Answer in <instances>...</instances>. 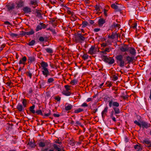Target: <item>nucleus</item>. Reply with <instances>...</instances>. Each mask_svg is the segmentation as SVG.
<instances>
[{
  "label": "nucleus",
  "mask_w": 151,
  "mask_h": 151,
  "mask_svg": "<svg viewBox=\"0 0 151 151\" xmlns=\"http://www.w3.org/2000/svg\"><path fill=\"white\" fill-rule=\"evenodd\" d=\"M16 4L17 5L16 7L17 8H20L24 6V2L22 0H20L16 3Z\"/></svg>",
  "instance_id": "aec40b11"
},
{
  "label": "nucleus",
  "mask_w": 151,
  "mask_h": 151,
  "mask_svg": "<svg viewBox=\"0 0 151 151\" xmlns=\"http://www.w3.org/2000/svg\"><path fill=\"white\" fill-rule=\"evenodd\" d=\"M35 108V105H33L32 106H30L29 108V110L30 111L32 114H34L35 113V111L34 110Z\"/></svg>",
  "instance_id": "393cba45"
},
{
  "label": "nucleus",
  "mask_w": 151,
  "mask_h": 151,
  "mask_svg": "<svg viewBox=\"0 0 151 151\" xmlns=\"http://www.w3.org/2000/svg\"><path fill=\"white\" fill-rule=\"evenodd\" d=\"M118 79V77L116 75H113L112 76V80L113 81H116Z\"/></svg>",
  "instance_id": "a18cd8bd"
},
{
  "label": "nucleus",
  "mask_w": 151,
  "mask_h": 151,
  "mask_svg": "<svg viewBox=\"0 0 151 151\" xmlns=\"http://www.w3.org/2000/svg\"><path fill=\"white\" fill-rule=\"evenodd\" d=\"M23 10L25 14L30 13L32 11L31 9L27 6L24 7L23 9Z\"/></svg>",
  "instance_id": "6ab92c4d"
},
{
  "label": "nucleus",
  "mask_w": 151,
  "mask_h": 151,
  "mask_svg": "<svg viewBox=\"0 0 151 151\" xmlns=\"http://www.w3.org/2000/svg\"><path fill=\"white\" fill-rule=\"evenodd\" d=\"M6 6L8 11L12 10L15 8V5L14 3H9Z\"/></svg>",
  "instance_id": "1a4fd4ad"
},
{
  "label": "nucleus",
  "mask_w": 151,
  "mask_h": 151,
  "mask_svg": "<svg viewBox=\"0 0 151 151\" xmlns=\"http://www.w3.org/2000/svg\"><path fill=\"white\" fill-rule=\"evenodd\" d=\"M40 24L42 26V29H45L47 27L46 25L45 24H43V23L40 22Z\"/></svg>",
  "instance_id": "3c124183"
},
{
  "label": "nucleus",
  "mask_w": 151,
  "mask_h": 151,
  "mask_svg": "<svg viewBox=\"0 0 151 151\" xmlns=\"http://www.w3.org/2000/svg\"><path fill=\"white\" fill-rule=\"evenodd\" d=\"M134 58L130 57L128 55L126 57L127 61V63L130 64L131 62H132L134 60Z\"/></svg>",
  "instance_id": "412c9836"
},
{
  "label": "nucleus",
  "mask_w": 151,
  "mask_h": 151,
  "mask_svg": "<svg viewBox=\"0 0 151 151\" xmlns=\"http://www.w3.org/2000/svg\"><path fill=\"white\" fill-rule=\"evenodd\" d=\"M137 26V23L136 22H135L134 24H132V27L134 29H135L136 28Z\"/></svg>",
  "instance_id": "864d4df0"
},
{
  "label": "nucleus",
  "mask_w": 151,
  "mask_h": 151,
  "mask_svg": "<svg viewBox=\"0 0 151 151\" xmlns=\"http://www.w3.org/2000/svg\"><path fill=\"white\" fill-rule=\"evenodd\" d=\"M45 50L46 52L52 54L53 52V50L51 48H47L45 49Z\"/></svg>",
  "instance_id": "7c9ffc66"
},
{
  "label": "nucleus",
  "mask_w": 151,
  "mask_h": 151,
  "mask_svg": "<svg viewBox=\"0 0 151 151\" xmlns=\"http://www.w3.org/2000/svg\"><path fill=\"white\" fill-rule=\"evenodd\" d=\"M71 87V86H69L68 85H66L64 87L65 88L66 90L67 91H68L69 90H70V88Z\"/></svg>",
  "instance_id": "09e8293b"
},
{
  "label": "nucleus",
  "mask_w": 151,
  "mask_h": 151,
  "mask_svg": "<svg viewBox=\"0 0 151 151\" xmlns=\"http://www.w3.org/2000/svg\"><path fill=\"white\" fill-rule=\"evenodd\" d=\"M100 28H96L94 29V31L95 32H98L100 30Z\"/></svg>",
  "instance_id": "69168bd1"
},
{
  "label": "nucleus",
  "mask_w": 151,
  "mask_h": 151,
  "mask_svg": "<svg viewBox=\"0 0 151 151\" xmlns=\"http://www.w3.org/2000/svg\"><path fill=\"white\" fill-rule=\"evenodd\" d=\"M27 60V58L25 56L23 57L22 59L20 60L19 62V64H24L25 62Z\"/></svg>",
  "instance_id": "b1692460"
},
{
  "label": "nucleus",
  "mask_w": 151,
  "mask_h": 151,
  "mask_svg": "<svg viewBox=\"0 0 151 151\" xmlns=\"http://www.w3.org/2000/svg\"><path fill=\"white\" fill-rule=\"evenodd\" d=\"M42 72L43 74L45 76V77H47L48 75H49V73L48 69L47 68H44L42 69Z\"/></svg>",
  "instance_id": "4468645a"
},
{
  "label": "nucleus",
  "mask_w": 151,
  "mask_h": 151,
  "mask_svg": "<svg viewBox=\"0 0 151 151\" xmlns=\"http://www.w3.org/2000/svg\"><path fill=\"white\" fill-rule=\"evenodd\" d=\"M10 36L13 37H16L18 36V35L15 33H11L10 34Z\"/></svg>",
  "instance_id": "de8ad7c7"
},
{
  "label": "nucleus",
  "mask_w": 151,
  "mask_h": 151,
  "mask_svg": "<svg viewBox=\"0 0 151 151\" xmlns=\"http://www.w3.org/2000/svg\"><path fill=\"white\" fill-rule=\"evenodd\" d=\"M108 107L106 106L105 108L101 112L102 117L103 119L104 118L105 116L106 115L108 112Z\"/></svg>",
  "instance_id": "2eb2a0df"
},
{
  "label": "nucleus",
  "mask_w": 151,
  "mask_h": 151,
  "mask_svg": "<svg viewBox=\"0 0 151 151\" xmlns=\"http://www.w3.org/2000/svg\"><path fill=\"white\" fill-rule=\"evenodd\" d=\"M128 97L129 96L128 95H126L124 96H123L122 97L125 100L126 99H127L128 98Z\"/></svg>",
  "instance_id": "0e129e2a"
},
{
  "label": "nucleus",
  "mask_w": 151,
  "mask_h": 151,
  "mask_svg": "<svg viewBox=\"0 0 151 151\" xmlns=\"http://www.w3.org/2000/svg\"><path fill=\"white\" fill-rule=\"evenodd\" d=\"M28 62L30 63L35 62V58L34 56H30L28 57Z\"/></svg>",
  "instance_id": "5701e85b"
},
{
  "label": "nucleus",
  "mask_w": 151,
  "mask_h": 151,
  "mask_svg": "<svg viewBox=\"0 0 151 151\" xmlns=\"http://www.w3.org/2000/svg\"><path fill=\"white\" fill-rule=\"evenodd\" d=\"M5 45H6L5 44H3L0 47V51H1L3 50L4 48L5 47Z\"/></svg>",
  "instance_id": "6e6d98bb"
},
{
  "label": "nucleus",
  "mask_w": 151,
  "mask_h": 151,
  "mask_svg": "<svg viewBox=\"0 0 151 151\" xmlns=\"http://www.w3.org/2000/svg\"><path fill=\"white\" fill-rule=\"evenodd\" d=\"M134 148L135 149H138V151H141L142 150V148L139 145H136L134 146Z\"/></svg>",
  "instance_id": "c85d7f7f"
},
{
  "label": "nucleus",
  "mask_w": 151,
  "mask_h": 151,
  "mask_svg": "<svg viewBox=\"0 0 151 151\" xmlns=\"http://www.w3.org/2000/svg\"><path fill=\"white\" fill-rule=\"evenodd\" d=\"M42 26L39 24V25L37 26L36 29V31L37 32L42 29Z\"/></svg>",
  "instance_id": "58836bf2"
},
{
  "label": "nucleus",
  "mask_w": 151,
  "mask_h": 151,
  "mask_svg": "<svg viewBox=\"0 0 151 151\" xmlns=\"http://www.w3.org/2000/svg\"><path fill=\"white\" fill-rule=\"evenodd\" d=\"M134 124H136L138 126H139L140 127H141V122L139 123V122H137V120H135L134 122Z\"/></svg>",
  "instance_id": "4d7b16f0"
},
{
  "label": "nucleus",
  "mask_w": 151,
  "mask_h": 151,
  "mask_svg": "<svg viewBox=\"0 0 151 151\" xmlns=\"http://www.w3.org/2000/svg\"><path fill=\"white\" fill-rule=\"evenodd\" d=\"M106 22L105 20L103 18H100L99 19L98 24L99 26L102 27L103 24Z\"/></svg>",
  "instance_id": "f3484780"
},
{
  "label": "nucleus",
  "mask_w": 151,
  "mask_h": 151,
  "mask_svg": "<svg viewBox=\"0 0 151 151\" xmlns=\"http://www.w3.org/2000/svg\"><path fill=\"white\" fill-rule=\"evenodd\" d=\"M83 107H87L88 106V105L86 103H83L81 106Z\"/></svg>",
  "instance_id": "338daca9"
},
{
  "label": "nucleus",
  "mask_w": 151,
  "mask_h": 151,
  "mask_svg": "<svg viewBox=\"0 0 151 151\" xmlns=\"http://www.w3.org/2000/svg\"><path fill=\"white\" fill-rule=\"evenodd\" d=\"M12 84V82L11 81L8 82L6 83V84L8 86H10L11 84Z\"/></svg>",
  "instance_id": "774afa93"
},
{
  "label": "nucleus",
  "mask_w": 151,
  "mask_h": 151,
  "mask_svg": "<svg viewBox=\"0 0 151 151\" xmlns=\"http://www.w3.org/2000/svg\"><path fill=\"white\" fill-rule=\"evenodd\" d=\"M47 29L51 31L54 35H56V32L55 29L50 27L48 28Z\"/></svg>",
  "instance_id": "c9c22d12"
},
{
  "label": "nucleus",
  "mask_w": 151,
  "mask_h": 151,
  "mask_svg": "<svg viewBox=\"0 0 151 151\" xmlns=\"http://www.w3.org/2000/svg\"><path fill=\"white\" fill-rule=\"evenodd\" d=\"M88 55L87 54H84L82 56V58L84 60H86L88 59Z\"/></svg>",
  "instance_id": "a19ab883"
},
{
  "label": "nucleus",
  "mask_w": 151,
  "mask_h": 151,
  "mask_svg": "<svg viewBox=\"0 0 151 151\" xmlns=\"http://www.w3.org/2000/svg\"><path fill=\"white\" fill-rule=\"evenodd\" d=\"M88 23L87 21H84L82 23V27L83 28H84L86 27V26L88 25Z\"/></svg>",
  "instance_id": "f704fd0d"
},
{
  "label": "nucleus",
  "mask_w": 151,
  "mask_h": 151,
  "mask_svg": "<svg viewBox=\"0 0 151 151\" xmlns=\"http://www.w3.org/2000/svg\"><path fill=\"white\" fill-rule=\"evenodd\" d=\"M107 11L108 10L105 9H104V14L105 16H107Z\"/></svg>",
  "instance_id": "052dcab7"
},
{
  "label": "nucleus",
  "mask_w": 151,
  "mask_h": 151,
  "mask_svg": "<svg viewBox=\"0 0 151 151\" xmlns=\"http://www.w3.org/2000/svg\"><path fill=\"white\" fill-rule=\"evenodd\" d=\"M36 12L37 13L36 16L37 17H40L41 15V11L39 10L36 9Z\"/></svg>",
  "instance_id": "473e14b6"
},
{
  "label": "nucleus",
  "mask_w": 151,
  "mask_h": 151,
  "mask_svg": "<svg viewBox=\"0 0 151 151\" xmlns=\"http://www.w3.org/2000/svg\"><path fill=\"white\" fill-rule=\"evenodd\" d=\"M62 93L63 94H64V95H65L66 96H69L71 94V93L70 92H68V91H63L62 92Z\"/></svg>",
  "instance_id": "ea45409f"
},
{
  "label": "nucleus",
  "mask_w": 151,
  "mask_h": 151,
  "mask_svg": "<svg viewBox=\"0 0 151 151\" xmlns=\"http://www.w3.org/2000/svg\"><path fill=\"white\" fill-rule=\"evenodd\" d=\"M101 47H106L108 45V44L106 43H105L104 42L102 43V44H101Z\"/></svg>",
  "instance_id": "603ef678"
},
{
  "label": "nucleus",
  "mask_w": 151,
  "mask_h": 151,
  "mask_svg": "<svg viewBox=\"0 0 151 151\" xmlns=\"http://www.w3.org/2000/svg\"><path fill=\"white\" fill-rule=\"evenodd\" d=\"M22 104L24 108H25L27 107V101L25 99H22Z\"/></svg>",
  "instance_id": "c756f323"
},
{
  "label": "nucleus",
  "mask_w": 151,
  "mask_h": 151,
  "mask_svg": "<svg viewBox=\"0 0 151 151\" xmlns=\"http://www.w3.org/2000/svg\"><path fill=\"white\" fill-rule=\"evenodd\" d=\"M113 83L112 82H109V81H107L105 85H106L107 87H110L112 85Z\"/></svg>",
  "instance_id": "79ce46f5"
},
{
  "label": "nucleus",
  "mask_w": 151,
  "mask_h": 151,
  "mask_svg": "<svg viewBox=\"0 0 151 151\" xmlns=\"http://www.w3.org/2000/svg\"><path fill=\"white\" fill-rule=\"evenodd\" d=\"M73 107V106L70 104L66 103L65 105V110L66 111L70 110Z\"/></svg>",
  "instance_id": "a211bd4d"
},
{
  "label": "nucleus",
  "mask_w": 151,
  "mask_h": 151,
  "mask_svg": "<svg viewBox=\"0 0 151 151\" xmlns=\"http://www.w3.org/2000/svg\"><path fill=\"white\" fill-rule=\"evenodd\" d=\"M109 105L110 107H111L112 106L113 107H118L119 106V104L116 101L113 102V100L111 99L108 101Z\"/></svg>",
  "instance_id": "0eeeda50"
},
{
  "label": "nucleus",
  "mask_w": 151,
  "mask_h": 151,
  "mask_svg": "<svg viewBox=\"0 0 151 151\" xmlns=\"http://www.w3.org/2000/svg\"><path fill=\"white\" fill-rule=\"evenodd\" d=\"M111 7L113 8L115 10H116L117 11H119V9L118 6L115 4H112L111 5Z\"/></svg>",
  "instance_id": "cd10ccee"
},
{
  "label": "nucleus",
  "mask_w": 151,
  "mask_h": 151,
  "mask_svg": "<svg viewBox=\"0 0 151 151\" xmlns=\"http://www.w3.org/2000/svg\"><path fill=\"white\" fill-rule=\"evenodd\" d=\"M16 109L20 112H23L24 110V108L23 106L20 104H19L17 105Z\"/></svg>",
  "instance_id": "dca6fc26"
},
{
  "label": "nucleus",
  "mask_w": 151,
  "mask_h": 151,
  "mask_svg": "<svg viewBox=\"0 0 151 151\" xmlns=\"http://www.w3.org/2000/svg\"><path fill=\"white\" fill-rule=\"evenodd\" d=\"M97 51V48L95 46H92L90 48L88 53L91 55L95 54Z\"/></svg>",
  "instance_id": "6e6552de"
},
{
  "label": "nucleus",
  "mask_w": 151,
  "mask_h": 151,
  "mask_svg": "<svg viewBox=\"0 0 151 151\" xmlns=\"http://www.w3.org/2000/svg\"><path fill=\"white\" fill-rule=\"evenodd\" d=\"M128 51L133 56H135L136 54V51L135 49L133 47H129Z\"/></svg>",
  "instance_id": "ddd939ff"
},
{
  "label": "nucleus",
  "mask_w": 151,
  "mask_h": 151,
  "mask_svg": "<svg viewBox=\"0 0 151 151\" xmlns=\"http://www.w3.org/2000/svg\"><path fill=\"white\" fill-rule=\"evenodd\" d=\"M77 81L76 79H74L70 82V84L73 85H76L77 84Z\"/></svg>",
  "instance_id": "72a5a7b5"
},
{
  "label": "nucleus",
  "mask_w": 151,
  "mask_h": 151,
  "mask_svg": "<svg viewBox=\"0 0 151 151\" xmlns=\"http://www.w3.org/2000/svg\"><path fill=\"white\" fill-rule=\"evenodd\" d=\"M30 3L31 5H34V6H35V7L38 6L37 1H30Z\"/></svg>",
  "instance_id": "4c0bfd02"
},
{
  "label": "nucleus",
  "mask_w": 151,
  "mask_h": 151,
  "mask_svg": "<svg viewBox=\"0 0 151 151\" xmlns=\"http://www.w3.org/2000/svg\"><path fill=\"white\" fill-rule=\"evenodd\" d=\"M52 146L54 148H43L41 149V151H61V149L59 145L54 144H53Z\"/></svg>",
  "instance_id": "7ed1b4c3"
},
{
  "label": "nucleus",
  "mask_w": 151,
  "mask_h": 151,
  "mask_svg": "<svg viewBox=\"0 0 151 151\" xmlns=\"http://www.w3.org/2000/svg\"><path fill=\"white\" fill-rule=\"evenodd\" d=\"M74 41L76 43H81L85 40V37L81 34L78 33L75 35L73 38Z\"/></svg>",
  "instance_id": "20e7f679"
},
{
  "label": "nucleus",
  "mask_w": 151,
  "mask_h": 151,
  "mask_svg": "<svg viewBox=\"0 0 151 151\" xmlns=\"http://www.w3.org/2000/svg\"><path fill=\"white\" fill-rule=\"evenodd\" d=\"M49 142L47 140H45L44 142H40L39 143V146L40 147L43 148L46 145H47Z\"/></svg>",
  "instance_id": "9b49d317"
},
{
  "label": "nucleus",
  "mask_w": 151,
  "mask_h": 151,
  "mask_svg": "<svg viewBox=\"0 0 151 151\" xmlns=\"http://www.w3.org/2000/svg\"><path fill=\"white\" fill-rule=\"evenodd\" d=\"M120 50L121 52H123L128 51L129 50L128 45L124 44L123 46L120 47Z\"/></svg>",
  "instance_id": "9d476101"
},
{
  "label": "nucleus",
  "mask_w": 151,
  "mask_h": 151,
  "mask_svg": "<svg viewBox=\"0 0 151 151\" xmlns=\"http://www.w3.org/2000/svg\"><path fill=\"white\" fill-rule=\"evenodd\" d=\"M101 58L104 61L109 64H112L114 63V60L112 58H108L105 55H102Z\"/></svg>",
  "instance_id": "39448f33"
},
{
  "label": "nucleus",
  "mask_w": 151,
  "mask_h": 151,
  "mask_svg": "<svg viewBox=\"0 0 151 151\" xmlns=\"http://www.w3.org/2000/svg\"><path fill=\"white\" fill-rule=\"evenodd\" d=\"M54 99L57 100L58 101H59L60 100L61 98L59 96H57L55 97Z\"/></svg>",
  "instance_id": "5fc2aeb1"
},
{
  "label": "nucleus",
  "mask_w": 151,
  "mask_h": 151,
  "mask_svg": "<svg viewBox=\"0 0 151 151\" xmlns=\"http://www.w3.org/2000/svg\"><path fill=\"white\" fill-rule=\"evenodd\" d=\"M141 127H142L143 128H147L150 127V124L145 122L142 121L141 122Z\"/></svg>",
  "instance_id": "f8f14e48"
},
{
  "label": "nucleus",
  "mask_w": 151,
  "mask_h": 151,
  "mask_svg": "<svg viewBox=\"0 0 151 151\" xmlns=\"http://www.w3.org/2000/svg\"><path fill=\"white\" fill-rule=\"evenodd\" d=\"M39 40L40 42H43L44 41V38L42 37H40L39 38Z\"/></svg>",
  "instance_id": "680f3d73"
},
{
  "label": "nucleus",
  "mask_w": 151,
  "mask_h": 151,
  "mask_svg": "<svg viewBox=\"0 0 151 151\" xmlns=\"http://www.w3.org/2000/svg\"><path fill=\"white\" fill-rule=\"evenodd\" d=\"M47 111L48 112V113L45 112L44 115L42 113V111L41 110H37L35 111V113L37 115H40L42 116H44V117L46 116H48L51 114V111L49 110L48 109Z\"/></svg>",
  "instance_id": "423d86ee"
},
{
  "label": "nucleus",
  "mask_w": 151,
  "mask_h": 151,
  "mask_svg": "<svg viewBox=\"0 0 151 151\" xmlns=\"http://www.w3.org/2000/svg\"><path fill=\"white\" fill-rule=\"evenodd\" d=\"M113 109L114 110L112 111L111 112L110 117L113 121L116 122V118L114 116V115H115L116 118H118L120 116L118 114L120 113V110L119 108L117 107H113Z\"/></svg>",
  "instance_id": "f257e3e1"
},
{
  "label": "nucleus",
  "mask_w": 151,
  "mask_h": 151,
  "mask_svg": "<svg viewBox=\"0 0 151 151\" xmlns=\"http://www.w3.org/2000/svg\"><path fill=\"white\" fill-rule=\"evenodd\" d=\"M20 35L22 36H25L26 35H27V32L22 31V33Z\"/></svg>",
  "instance_id": "bf43d9fd"
},
{
  "label": "nucleus",
  "mask_w": 151,
  "mask_h": 151,
  "mask_svg": "<svg viewBox=\"0 0 151 151\" xmlns=\"http://www.w3.org/2000/svg\"><path fill=\"white\" fill-rule=\"evenodd\" d=\"M54 81V79L53 78H49L47 80V82L49 83H51Z\"/></svg>",
  "instance_id": "8fccbe9b"
},
{
  "label": "nucleus",
  "mask_w": 151,
  "mask_h": 151,
  "mask_svg": "<svg viewBox=\"0 0 151 151\" xmlns=\"http://www.w3.org/2000/svg\"><path fill=\"white\" fill-rule=\"evenodd\" d=\"M40 65L41 67V69L47 68L48 66V64L47 63L44 61H42L40 63Z\"/></svg>",
  "instance_id": "4be33fe9"
},
{
  "label": "nucleus",
  "mask_w": 151,
  "mask_h": 151,
  "mask_svg": "<svg viewBox=\"0 0 151 151\" xmlns=\"http://www.w3.org/2000/svg\"><path fill=\"white\" fill-rule=\"evenodd\" d=\"M26 74L27 76L30 78V79H31L32 74L30 71L26 72Z\"/></svg>",
  "instance_id": "c03bdc74"
},
{
  "label": "nucleus",
  "mask_w": 151,
  "mask_h": 151,
  "mask_svg": "<svg viewBox=\"0 0 151 151\" xmlns=\"http://www.w3.org/2000/svg\"><path fill=\"white\" fill-rule=\"evenodd\" d=\"M115 34L112 33L111 35H109L108 37L109 38L113 39L115 38Z\"/></svg>",
  "instance_id": "49530a36"
},
{
  "label": "nucleus",
  "mask_w": 151,
  "mask_h": 151,
  "mask_svg": "<svg viewBox=\"0 0 151 151\" xmlns=\"http://www.w3.org/2000/svg\"><path fill=\"white\" fill-rule=\"evenodd\" d=\"M35 43V41L34 40H32L28 43H27V44L30 46H32L34 45Z\"/></svg>",
  "instance_id": "e433bc0d"
},
{
  "label": "nucleus",
  "mask_w": 151,
  "mask_h": 151,
  "mask_svg": "<svg viewBox=\"0 0 151 151\" xmlns=\"http://www.w3.org/2000/svg\"><path fill=\"white\" fill-rule=\"evenodd\" d=\"M32 92L33 89L32 88H31L29 89V94H31Z\"/></svg>",
  "instance_id": "e2e57ef3"
},
{
  "label": "nucleus",
  "mask_w": 151,
  "mask_h": 151,
  "mask_svg": "<svg viewBox=\"0 0 151 151\" xmlns=\"http://www.w3.org/2000/svg\"><path fill=\"white\" fill-rule=\"evenodd\" d=\"M95 9L96 10L99 11L100 10V7L99 5H96L95 6Z\"/></svg>",
  "instance_id": "13d9d810"
},
{
  "label": "nucleus",
  "mask_w": 151,
  "mask_h": 151,
  "mask_svg": "<svg viewBox=\"0 0 151 151\" xmlns=\"http://www.w3.org/2000/svg\"><path fill=\"white\" fill-rule=\"evenodd\" d=\"M116 63L121 67H123L124 65L125 61L123 59V55H118L115 57Z\"/></svg>",
  "instance_id": "f03ea898"
},
{
  "label": "nucleus",
  "mask_w": 151,
  "mask_h": 151,
  "mask_svg": "<svg viewBox=\"0 0 151 151\" xmlns=\"http://www.w3.org/2000/svg\"><path fill=\"white\" fill-rule=\"evenodd\" d=\"M150 141L148 139H145L143 140L142 142L143 144L149 145L150 143Z\"/></svg>",
  "instance_id": "a878e982"
},
{
  "label": "nucleus",
  "mask_w": 151,
  "mask_h": 151,
  "mask_svg": "<svg viewBox=\"0 0 151 151\" xmlns=\"http://www.w3.org/2000/svg\"><path fill=\"white\" fill-rule=\"evenodd\" d=\"M27 35H30L33 34L35 33V31L33 29H31L30 30L29 32H27Z\"/></svg>",
  "instance_id": "2f4dec72"
},
{
  "label": "nucleus",
  "mask_w": 151,
  "mask_h": 151,
  "mask_svg": "<svg viewBox=\"0 0 151 151\" xmlns=\"http://www.w3.org/2000/svg\"><path fill=\"white\" fill-rule=\"evenodd\" d=\"M83 111V109L79 108L75 110L74 111V113H78Z\"/></svg>",
  "instance_id": "37998d69"
},
{
  "label": "nucleus",
  "mask_w": 151,
  "mask_h": 151,
  "mask_svg": "<svg viewBox=\"0 0 151 151\" xmlns=\"http://www.w3.org/2000/svg\"><path fill=\"white\" fill-rule=\"evenodd\" d=\"M28 145H29V146L32 148L35 147L36 146L35 143L34 142H33L32 141H29L28 143Z\"/></svg>",
  "instance_id": "bb28decb"
}]
</instances>
